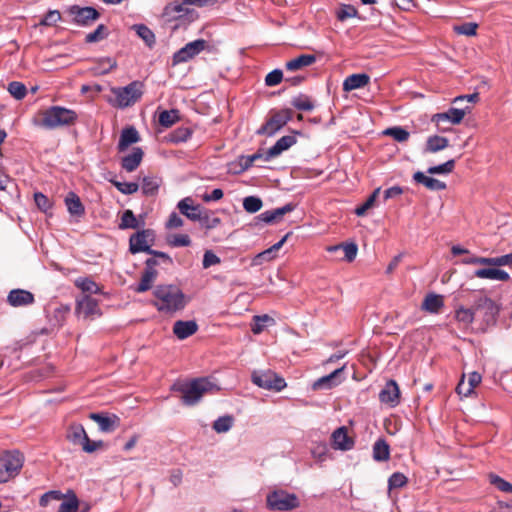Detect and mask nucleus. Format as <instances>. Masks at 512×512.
<instances>
[{
	"mask_svg": "<svg viewBox=\"0 0 512 512\" xmlns=\"http://www.w3.org/2000/svg\"><path fill=\"white\" fill-rule=\"evenodd\" d=\"M140 224L135 217L132 210H125L121 216V222L119 223V229L126 230V229H137L139 228Z\"/></svg>",
	"mask_w": 512,
	"mask_h": 512,
	"instance_id": "nucleus-40",
	"label": "nucleus"
},
{
	"mask_svg": "<svg viewBox=\"0 0 512 512\" xmlns=\"http://www.w3.org/2000/svg\"><path fill=\"white\" fill-rule=\"evenodd\" d=\"M78 119L74 110L62 107L51 106L42 113L40 126L53 130L62 126L73 125Z\"/></svg>",
	"mask_w": 512,
	"mask_h": 512,
	"instance_id": "nucleus-3",
	"label": "nucleus"
},
{
	"mask_svg": "<svg viewBox=\"0 0 512 512\" xmlns=\"http://www.w3.org/2000/svg\"><path fill=\"white\" fill-rule=\"evenodd\" d=\"M177 208L181 214L185 215L190 220L198 221L201 218L202 211L200 205H193V200L190 197L179 201Z\"/></svg>",
	"mask_w": 512,
	"mask_h": 512,
	"instance_id": "nucleus-22",
	"label": "nucleus"
},
{
	"mask_svg": "<svg viewBox=\"0 0 512 512\" xmlns=\"http://www.w3.org/2000/svg\"><path fill=\"white\" fill-rule=\"evenodd\" d=\"M154 306L159 312L174 313L185 308L186 296L176 285H158L154 292Z\"/></svg>",
	"mask_w": 512,
	"mask_h": 512,
	"instance_id": "nucleus-1",
	"label": "nucleus"
},
{
	"mask_svg": "<svg viewBox=\"0 0 512 512\" xmlns=\"http://www.w3.org/2000/svg\"><path fill=\"white\" fill-rule=\"evenodd\" d=\"M476 316V311L474 309V304L470 308L460 307L455 311V318L460 323H463L465 326L470 325Z\"/></svg>",
	"mask_w": 512,
	"mask_h": 512,
	"instance_id": "nucleus-38",
	"label": "nucleus"
},
{
	"mask_svg": "<svg viewBox=\"0 0 512 512\" xmlns=\"http://www.w3.org/2000/svg\"><path fill=\"white\" fill-rule=\"evenodd\" d=\"M449 145V140L445 137L434 135L430 136L426 142V151L430 153H435L447 148Z\"/></svg>",
	"mask_w": 512,
	"mask_h": 512,
	"instance_id": "nucleus-37",
	"label": "nucleus"
},
{
	"mask_svg": "<svg viewBox=\"0 0 512 512\" xmlns=\"http://www.w3.org/2000/svg\"><path fill=\"white\" fill-rule=\"evenodd\" d=\"M291 117L292 112L290 109L276 112L257 130V134L271 137L281 130L291 120Z\"/></svg>",
	"mask_w": 512,
	"mask_h": 512,
	"instance_id": "nucleus-8",
	"label": "nucleus"
},
{
	"mask_svg": "<svg viewBox=\"0 0 512 512\" xmlns=\"http://www.w3.org/2000/svg\"><path fill=\"white\" fill-rule=\"evenodd\" d=\"M383 135L390 136L395 141L400 142V143L406 142L410 137V133L406 129H404L403 127H400V126H394V127L385 129L383 131Z\"/></svg>",
	"mask_w": 512,
	"mask_h": 512,
	"instance_id": "nucleus-43",
	"label": "nucleus"
},
{
	"mask_svg": "<svg viewBox=\"0 0 512 512\" xmlns=\"http://www.w3.org/2000/svg\"><path fill=\"white\" fill-rule=\"evenodd\" d=\"M75 312L84 319H93L101 315L99 302L87 294H83L77 298Z\"/></svg>",
	"mask_w": 512,
	"mask_h": 512,
	"instance_id": "nucleus-10",
	"label": "nucleus"
},
{
	"mask_svg": "<svg viewBox=\"0 0 512 512\" xmlns=\"http://www.w3.org/2000/svg\"><path fill=\"white\" fill-rule=\"evenodd\" d=\"M379 400L390 407H395L400 402L399 386L394 380H389L379 393Z\"/></svg>",
	"mask_w": 512,
	"mask_h": 512,
	"instance_id": "nucleus-15",
	"label": "nucleus"
},
{
	"mask_svg": "<svg viewBox=\"0 0 512 512\" xmlns=\"http://www.w3.org/2000/svg\"><path fill=\"white\" fill-rule=\"evenodd\" d=\"M79 500L73 491L68 492L67 500L62 502L57 512H77Z\"/></svg>",
	"mask_w": 512,
	"mask_h": 512,
	"instance_id": "nucleus-45",
	"label": "nucleus"
},
{
	"mask_svg": "<svg viewBox=\"0 0 512 512\" xmlns=\"http://www.w3.org/2000/svg\"><path fill=\"white\" fill-rule=\"evenodd\" d=\"M143 83L133 81L125 87H113L111 92L115 96L109 102L117 108H126L135 104L143 95Z\"/></svg>",
	"mask_w": 512,
	"mask_h": 512,
	"instance_id": "nucleus-4",
	"label": "nucleus"
},
{
	"mask_svg": "<svg viewBox=\"0 0 512 512\" xmlns=\"http://www.w3.org/2000/svg\"><path fill=\"white\" fill-rule=\"evenodd\" d=\"M291 104L293 107L300 111H311L315 107L311 98L305 94H299L295 96L292 99Z\"/></svg>",
	"mask_w": 512,
	"mask_h": 512,
	"instance_id": "nucleus-42",
	"label": "nucleus"
},
{
	"mask_svg": "<svg viewBox=\"0 0 512 512\" xmlns=\"http://www.w3.org/2000/svg\"><path fill=\"white\" fill-rule=\"evenodd\" d=\"M68 13L73 16V21L81 26H88L100 17V13L93 7H80L72 5L68 9Z\"/></svg>",
	"mask_w": 512,
	"mask_h": 512,
	"instance_id": "nucleus-13",
	"label": "nucleus"
},
{
	"mask_svg": "<svg viewBox=\"0 0 512 512\" xmlns=\"http://www.w3.org/2000/svg\"><path fill=\"white\" fill-rule=\"evenodd\" d=\"M251 380L255 385L266 390L278 392L286 387L285 379L272 370L254 371Z\"/></svg>",
	"mask_w": 512,
	"mask_h": 512,
	"instance_id": "nucleus-7",
	"label": "nucleus"
},
{
	"mask_svg": "<svg viewBox=\"0 0 512 512\" xmlns=\"http://www.w3.org/2000/svg\"><path fill=\"white\" fill-rule=\"evenodd\" d=\"M379 192L380 188L375 189L373 193L367 198V200L355 209V214L360 217L364 216L366 212L374 205Z\"/></svg>",
	"mask_w": 512,
	"mask_h": 512,
	"instance_id": "nucleus-53",
	"label": "nucleus"
},
{
	"mask_svg": "<svg viewBox=\"0 0 512 512\" xmlns=\"http://www.w3.org/2000/svg\"><path fill=\"white\" fill-rule=\"evenodd\" d=\"M198 221L206 229H213V228L217 227L221 223L220 218H218V217H210L207 214H205V215L201 214V218Z\"/></svg>",
	"mask_w": 512,
	"mask_h": 512,
	"instance_id": "nucleus-63",
	"label": "nucleus"
},
{
	"mask_svg": "<svg viewBox=\"0 0 512 512\" xmlns=\"http://www.w3.org/2000/svg\"><path fill=\"white\" fill-rule=\"evenodd\" d=\"M455 167V160L450 159L446 161L443 164L432 166L427 169V173L434 175V174H449L454 170Z\"/></svg>",
	"mask_w": 512,
	"mask_h": 512,
	"instance_id": "nucleus-51",
	"label": "nucleus"
},
{
	"mask_svg": "<svg viewBox=\"0 0 512 512\" xmlns=\"http://www.w3.org/2000/svg\"><path fill=\"white\" fill-rule=\"evenodd\" d=\"M179 120V112L178 110L171 109V110H163L160 112L158 121L159 124L163 127H171Z\"/></svg>",
	"mask_w": 512,
	"mask_h": 512,
	"instance_id": "nucleus-41",
	"label": "nucleus"
},
{
	"mask_svg": "<svg viewBox=\"0 0 512 512\" xmlns=\"http://www.w3.org/2000/svg\"><path fill=\"white\" fill-rule=\"evenodd\" d=\"M167 242L172 247H187L191 244V239L187 234H174L167 238Z\"/></svg>",
	"mask_w": 512,
	"mask_h": 512,
	"instance_id": "nucleus-54",
	"label": "nucleus"
},
{
	"mask_svg": "<svg viewBox=\"0 0 512 512\" xmlns=\"http://www.w3.org/2000/svg\"><path fill=\"white\" fill-rule=\"evenodd\" d=\"M24 457L19 451H5L0 454V483L17 476L23 466Z\"/></svg>",
	"mask_w": 512,
	"mask_h": 512,
	"instance_id": "nucleus-5",
	"label": "nucleus"
},
{
	"mask_svg": "<svg viewBox=\"0 0 512 512\" xmlns=\"http://www.w3.org/2000/svg\"><path fill=\"white\" fill-rule=\"evenodd\" d=\"M266 501L269 509L277 511H291L300 505L296 494L284 490L269 493Z\"/></svg>",
	"mask_w": 512,
	"mask_h": 512,
	"instance_id": "nucleus-6",
	"label": "nucleus"
},
{
	"mask_svg": "<svg viewBox=\"0 0 512 512\" xmlns=\"http://www.w3.org/2000/svg\"><path fill=\"white\" fill-rule=\"evenodd\" d=\"M290 235H291V232H288L277 243L272 245L267 250L261 252L260 256L264 257L265 261L272 260L275 257V253L284 245V243L287 241V239L289 238Z\"/></svg>",
	"mask_w": 512,
	"mask_h": 512,
	"instance_id": "nucleus-52",
	"label": "nucleus"
},
{
	"mask_svg": "<svg viewBox=\"0 0 512 512\" xmlns=\"http://www.w3.org/2000/svg\"><path fill=\"white\" fill-rule=\"evenodd\" d=\"M263 206V202L259 197L248 196L243 199V208L248 213H256Z\"/></svg>",
	"mask_w": 512,
	"mask_h": 512,
	"instance_id": "nucleus-49",
	"label": "nucleus"
},
{
	"mask_svg": "<svg viewBox=\"0 0 512 512\" xmlns=\"http://www.w3.org/2000/svg\"><path fill=\"white\" fill-rule=\"evenodd\" d=\"M407 477L400 472L393 473L388 479L389 489L401 488L407 484Z\"/></svg>",
	"mask_w": 512,
	"mask_h": 512,
	"instance_id": "nucleus-56",
	"label": "nucleus"
},
{
	"mask_svg": "<svg viewBox=\"0 0 512 512\" xmlns=\"http://www.w3.org/2000/svg\"><path fill=\"white\" fill-rule=\"evenodd\" d=\"M34 201L37 207L43 212H46L51 208L50 200L41 192H37L34 194Z\"/></svg>",
	"mask_w": 512,
	"mask_h": 512,
	"instance_id": "nucleus-62",
	"label": "nucleus"
},
{
	"mask_svg": "<svg viewBox=\"0 0 512 512\" xmlns=\"http://www.w3.org/2000/svg\"><path fill=\"white\" fill-rule=\"evenodd\" d=\"M274 319L269 315H256L253 317L251 331L254 334H260L268 324H273Z\"/></svg>",
	"mask_w": 512,
	"mask_h": 512,
	"instance_id": "nucleus-44",
	"label": "nucleus"
},
{
	"mask_svg": "<svg viewBox=\"0 0 512 512\" xmlns=\"http://www.w3.org/2000/svg\"><path fill=\"white\" fill-rule=\"evenodd\" d=\"M370 82V76L365 73L352 74L343 82V90L346 92L362 88Z\"/></svg>",
	"mask_w": 512,
	"mask_h": 512,
	"instance_id": "nucleus-31",
	"label": "nucleus"
},
{
	"mask_svg": "<svg viewBox=\"0 0 512 512\" xmlns=\"http://www.w3.org/2000/svg\"><path fill=\"white\" fill-rule=\"evenodd\" d=\"M174 388L182 393V403L187 406L197 404L204 394L218 391L219 388L207 378H197L189 383L174 386Z\"/></svg>",
	"mask_w": 512,
	"mask_h": 512,
	"instance_id": "nucleus-2",
	"label": "nucleus"
},
{
	"mask_svg": "<svg viewBox=\"0 0 512 512\" xmlns=\"http://www.w3.org/2000/svg\"><path fill=\"white\" fill-rule=\"evenodd\" d=\"M296 143V138L291 135H286L277 140V142L270 147L265 153V161H270L271 159L279 156L282 152L289 149Z\"/></svg>",
	"mask_w": 512,
	"mask_h": 512,
	"instance_id": "nucleus-18",
	"label": "nucleus"
},
{
	"mask_svg": "<svg viewBox=\"0 0 512 512\" xmlns=\"http://www.w3.org/2000/svg\"><path fill=\"white\" fill-rule=\"evenodd\" d=\"M154 231L152 229H143L132 234L129 239V251L132 254L150 251V242L154 241Z\"/></svg>",
	"mask_w": 512,
	"mask_h": 512,
	"instance_id": "nucleus-11",
	"label": "nucleus"
},
{
	"mask_svg": "<svg viewBox=\"0 0 512 512\" xmlns=\"http://www.w3.org/2000/svg\"><path fill=\"white\" fill-rule=\"evenodd\" d=\"M206 46L207 42L204 39H197L187 43L184 47L174 53L172 64L177 65L193 59L196 55L201 53Z\"/></svg>",
	"mask_w": 512,
	"mask_h": 512,
	"instance_id": "nucleus-9",
	"label": "nucleus"
},
{
	"mask_svg": "<svg viewBox=\"0 0 512 512\" xmlns=\"http://www.w3.org/2000/svg\"><path fill=\"white\" fill-rule=\"evenodd\" d=\"M233 422L234 419L232 416L225 415L216 419L212 427L217 433H226L232 428Z\"/></svg>",
	"mask_w": 512,
	"mask_h": 512,
	"instance_id": "nucleus-47",
	"label": "nucleus"
},
{
	"mask_svg": "<svg viewBox=\"0 0 512 512\" xmlns=\"http://www.w3.org/2000/svg\"><path fill=\"white\" fill-rule=\"evenodd\" d=\"M285 79L283 75V71L280 69H274L269 72L265 77V85L268 87H273L282 82Z\"/></svg>",
	"mask_w": 512,
	"mask_h": 512,
	"instance_id": "nucleus-57",
	"label": "nucleus"
},
{
	"mask_svg": "<svg viewBox=\"0 0 512 512\" xmlns=\"http://www.w3.org/2000/svg\"><path fill=\"white\" fill-rule=\"evenodd\" d=\"M413 180L418 184H422L431 191H440L446 189V184L444 182L433 177H429L421 171H417L413 174Z\"/></svg>",
	"mask_w": 512,
	"mask_h": 512,
	"instance_id": "nucleus-28",
	"label": "nucleus"
},
{
	"mask_svg": "<svg viewBox=\"0 0 512 512\" xmlns=\"http://www.w3.org/2000/svg\"><path fill=\"white\" fill-rule=\"evenodd\" d=\"M390 458V447L384 439H378L373 445V459L384 462Z\"/></svg>",
	"mask_w": 512,
	"mask_h": 512,
	"instance_id": "nucleus-35",
	"label": "nucleus"
},
{
	"mask_svg": "<svg viewBox=\"0 0 512 512\" xmlns=\"http://www.w3.org/2000/svg\"><path fill=\"white\" fill-rule=\"evenodd\" d=\"M89 417L99 425L103 432H112L119 424V418L116 415L108 416L101 413H91Z\"/></svg>",
	"mask_w": 512,
	"mask_h": 512,
	"instance_id": "nucleus-23",
	"label": "nucleus"
},
{
	"mask_svg": "<svg viewBox=\"0 0 512 512\" xmlns=\"http://www.w3.org/2000/svg\"><path fill=\"white\" fill-rule=\"evenodd\" d=\"M461 262L465 265H486L492 266L491 257H480L476 255H468Z\"/></svg>",
	"mask_w": 512,
	"mask_h": 512,
	"instance_id": "nucleus-58",
	"label": "nucleus"
},
{
	"mask_svg": "<svg viewBox=\"0 0 512 512\" xmlns=\"http://www.w3.org/2000/svg\"><path fill=\"white\" fill-rule=\"evenodd\" d=\"M158 265V261L154 258H148L145 261V268L142 272L140 282L138 286L135 288V291L138 293L146 292L152 288L153 283L155 282L158 272L155 267Z\"/></svg>",
	"mask_w": 512,
	"mask_h": 512,
	"instance_id": "nucleus-14",
	"label": "nucleus"
},
{
	"mask_svg": "<svg viewBox=\"0 0 512 512\" xmlns=\"http://www.w3.org/2000/svg\"><path fill=\"white\" fill-rule=\"evenodd\" d=\"M332 444L335 449L350 450L354 441L348 436L346 427L337 428L331 436Z\"/></svg>",
	"mask_w": 512,
	"mask_h": 512,
	"instance_id": "nucleus-21",
	"label": "nucleus"
},
{
	"mask_svg": "<svg viewBox=\"0 0 512 512\" xmlns=\"http://www.w3.org/2000/svg\"><path fill=\"white\" fill-rule=\"evenodd\" d=\"M478 25L473 22H466L461 25L455 26L454 31L460 35L474 36L476 35Z\"/></svg>",
	"mask_w": 512,
	"mask_h": 512,
	"instance_id": "nucleus-59",
	"label": "nucleus"
},
{
	"mask_svg": "<svg viewBox=\"0 0 512 512\" xmlns=\"http://www.w3.org/2000/svg\"><path fill=\"white\" fill-rule=\"evenodd\" d=\"M316 62L315 55L312 54H301L298 57L287 61L285 68L287 71L294 72L301 70L305 67L311 66Z\"/></svg>",
	"mask_w": 512,
	"mask_h": 512,
	"instance_id": "nucleus-30",
	"label": "nucleus"
},
{
	"mask_svg": "<svg viewBox=\"0 0 512 512\" xmlns=\"http://www.w3.org/2000/svg\"><path fill=\"white\" fill-rule=\"evenodd\" d=\"M443 306L444 298L442 295L428 293L421 304V309L432 314H437L440 312Z\"/></svg>",
	"mask_w": 512,
	"mask_h": 512,
	"instance_id": "nucleus-26",
	"label": "nucleus"
},
{
	"mask_svg": "<svg viewBox=\"0 0 512 512\" xmlns=\"http://www.w3.org/2000/svg\"><path fill=\"white\" fill-rule=\"evenodd\" d=\"M161 180L154 176H147L142 181V192L146 196H153L158 192Z\"/></svg>",
	"mask_w": 512,
	"mask_h": 512,
	"instance_id": "nucleus-39",
	"label": "nucleus"
},
{
	"mask_svg": "<svg viewBox=\"0 0 512 512\" xmlns=\"http://www.w3.org/2000/svg\"><path fill=\"white\" fill-rule=\"evenodd\" d=\"M343 371H344V367H341V368L334 370L329 375H326V376H323V377L317 379L315 382H313L312 389L315 391L327 390V389H331V388L337 386L342 381L340 379V376L343 373Z\"/></svg>",
	"mask_w": 512,
	"mask_h": 512,
	"instance_id": "nucleus-17",
	"label": "nucleus"
},
{
	"mask_svg": "<svg viewBox=\"0 0 512 512\" xmlns=\"http://www.w3.org/2000/svg\"><path fill=\"white\" fill-rule=\"evenodd\" d=\"M87 438L86 431L81 424H71L67 430V439L74 445H82Z\"/></svg>",
	"mask_w": 512,
	"mask_h": 512,
	"instance_id": "nucleus-33",
	"label": "nucleus"
},
{
	"mask_svg": "<svg viewBox=\"0 0 512 512\" xmlns=\"http://www.w3.org/2000/svg\"><path fill=\"white\" fill-rule=\"evenodd\" d=\"M9 93L16 98L17 100H21L26 96L27 89L26 86L18 81H13L8 85Z\"/></svg>",
	"mask_w": 512,
	"mask_h": 512,
	"instance_id": "nucleus-55",
	"label": "nucleus"
},
{
	"mask_svg": "<svg viewBox=\"0 0 512 512\" xmlns=\"http://www.w3.org/2000/svg\"><path fill=\"white\" fill-rule=\"evenodd\" d=\"M497 266H491L488 268H479L474 271V277L479 279H490V280H497V281H509L510 275L502 270L496 268Z\"/></svg>",
	"mask_w": 512,
	"mask_h": 512,
	"instance_id": "nucleus-19",
	"label": "nucleus"
},
{
	"mask_svg": "<svg viewBox=\"0 0 512 512\" xmlns=\"http://www.w3.org/2000/svg\"><path fill=\"white\" fill-rule=\"evenodd\" d=\"M489 482L493 486H495L498 490L505 492V493H512V484L508 481L504 480L500 476L496 474H489Z\"/></svg>",
	"mask_w": 512,
	"mask_h": 512,
	"instance_id": "nucleus-50",
	"label": "nucleus"
},
{
	"mask_svg": "<svg viewBox=\"0 0 512 512\" xmlns=\"http://www.w3.org/2000/svg\"><path fill=\"white\" fill-rule=\"evenodd\" d=\"M358 16V10L350 4H341L336 11V17L339 21H345L348 18H355Z\"/></svg>",
	"mask_w": 512,
	"mask_h": 512,
	"instance_id": "nucleus-48",
	"label": "nucleus"
},
{
	"mask_svg": "<svg viewBox=\"0 0 512 512\" xmlns=\"http://www.w3.org/2000/svg\"><path fill=\"white\" fill-rule=\"evenodd\" d=\"M35 301L34 295L24 289H13L7 296V302L12 307H23L32 305Z\"/></svg>",
	"mask_w": 512,
	"mask_h": 512,
	"instance_id": "nucleus-16",
	"label": "nucleus"
},
{
	"mask_svg": "<svg viewBox=\"0 0 512 512\" xmlns=\"http://www.w3.org/2000/svg\"><path fill=\"white\" fill-rule=\"evenodd\" d=\"M465 115L466 109L450 108L445 113L435 114L432 120L437 124L444 121H449L452 124H459L461 123Z\"/></svg>",
	"mask_w": 512,
	"mask_h": 512,
	"instance_id": "nucleus-27",
	"label": "nucleus"
},
{
	"mask_svg": "<svg viewBox=\"0 0 512 512\" xmlns=\"http://www.w3.org/2000/svg\"><path fill=\"white\" fill-rule=\"evenodd\" d=\"M340 250L344 252V257L342 259L346 260L347 262H352L357 256L358 246L356 243L350 242L340 243L337 245L329 246L327 248V251L330 253H336Z\"/></svg>",
	"mask_w": 512,
	"mask_h": 512,
	"instance_id": "nucleus-32",
	"label": "nucleus"
},
{
	"mask_svg": "<svg viewBox=\"0 0 512 512\" xmlns=\"http://www.w3.org/2000/svg\"><path fill=\"white\" fill-rule=\"evenodd\" d=\"M75 286L81 289L83 294H100L102 290L100 286L88 277H79L75 280Z\"/></svg>",
	"mask_w": 512,
	"mask_h": 512,
	"instance_id": "nucleus-36",
	"label": "nucleus"
},
{
	"mask_svg": "<svg viewBox=\"0 0 512 512\" xmlns=\"http://www.w3.org/2000/svg\"><path fill=\"white\" fill-rule=\"evenodd\" d=\"M474 309L476 311V315H481L486 324L494 323L499 313L498 306L489 297H481L477 299L474 302Z\"/></svg>",
	"mask_w": 512,
	"mask_h": 512,
	"instance_id": "nucleus-12",
	"label": "nucleus"
},
{
	"mask_svg": "<svg viewBox=\"0 0 512 512\" xmlns=\"http://www.w3.org/2000/svg\"><path fill=\"white\" fill-rule=\"evenodd\" d=\"M64 202L71 215L81 217L85 214L84 205L82 204L80 197L75 192H68Z\"/></svg>",
	"mask_w": 512,
	"mask_h": 512,
	"instance_id": "nucleus-29",
	"label": "nucleus"
},
{
	"mask_svg": "<svg viewBox=\"0 0 512 512\" xmlns=\"http://www.w3.org/2000/svg\"><path fill=\"white\" fill-rule=\"evenodd\" d=\"M132 30L144 41V43L152 48L156 43V37L153 31L145 24H134Z\"/></svg>",
	"mask_w": 512,
	"mask_h": 512,
	"instance_id": "nucleus-34",
	"label": "nucleus"
},
{
	"mask_svg": "<svg viewBox=\"0 0 512 512\" xmlns=\"http://www.w3.org/2000/svg\"><path fill=\"white\" fill-rule=\"evenodd\" d=\"M183 5H184L183 3L182 4H179V3L168 4L164 9L165 14L171 15L173 17L181 16L186 11V9L183 7Z\"/></svg>",
	"mask_w": 512,
	"mask_h": 512,
	"instance_id": "nucleus-64",
	"label": "nucleus"
},
{
	"mask_svg": "<svg viewBox=\"0 0 512 512\" xmlns=\"http://www.w3.org/2000/svg\"><path fill=\"white\" fill-rule=\"evenodd\" d=\"M140 141V136L135 127L129 126L124 128L121 131L119 142H118V151H125L130 145L137 143Z\"/></svg>",
	"mask_w": 512,
	"mask_h": 512,
	"instance_id": "nucleus-25",
	"label": "nucleus"
},
{
	"mask_svg": "<svg viewBox=\"0 0 512 512\" xmlns=\"http://www.w3.org/2000/svg\"><path fill=\"white\" fill-rule=\"evenodd\" d=\"M197 330L198 324L194 320H178L173 325V333L180 340H184L192 336L197 332Z\"/></svg>",
	"mask_w": 512,
	"mask_h": 512,
	"instance_id": "nucleus-20",
	"label": "nucleus"
},
{
	"mask_svg": "<svg viewBox=\"0 0 512 512\" xmlns=\"http://www.w3.org/2000/svg\"><path fill=\"white\" fill-rule=\"evenodd\" d=\"M109 35V30L104 24L98 25V27L91 33H88L85 37L87 43H95L106 39Z\"/></svg>",
	"mask_w": 512,
	"mask_h": 512,
	"instance_id": "nucleus-46",
	"label": "nucleus"
},
{
	"mask_svg": "<svg viewBox=\"0 0 512 512\" xmlns=\"http://www.w3.org/2000/svg\"><path fill=\"white\" fill-rule=\"evenodd\" d=\"M61 20V13L58 10L48 11L43 19L40 21V25L53 26Z\"/></svg>",
	"mask_w": 512,
	"mask_h": 512,
	"instance_id": "nucleus-60",
	"label": "nucleus"
},
{
	"mask_svg": "<svg viewBox=\"0 0 512 512\" xmlns=\"http://www.w3.org/2000/svg\"><path fill=\"white\" fill-rule=\"evenodd\" d=\"M115 187L123 194H133L139 189V185L135 182H114Z\"/></svg>",
	"mask_w": 512,
	"mask_h": 512,
	"instance_id": "nucleus-61",
	"label": "nucleus"
},
{
	"mask_svg": "<svg viewBox=\"0 0 512 512\" xmlns=\"http://www.w3.org/2000/svg\"><path fill=\"white\" fill-rule=\"evenodd\" d=\"M144 152L140 147L133 148L132 152L122 158L121 166L127 172L135 171L142 162Z\"/></svg>",
	"mask_w": 512,
	"mask_h": 512,
	"instance_id": "nucleus-24",
	"label": "nucleus"
}]
</instances>
